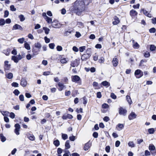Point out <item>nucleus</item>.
Returning a JSON list of instances; mask_svg holds the SVG:
<instances>
[{
    "label": "nucleus",
    "instance_id": "obj_14",
    "mask_svg": "<svg viewBox=\"0 0 156 156\" xmlns=\"http://www.w3.org/2000/svg\"><path fill=\"white\" fill-rule=\"evenodd\" d=\"M90 56V55L89 53L83 55L81 56V59L82 60H85L89 58Z\"/></svg>",
    "mask_w": 156,
    "mask_h": 156
},
{
    "label": "nucleus",
    "instance_id": "obj_31",
    "mask_svg": "<svg viewBox=\"0 0 156 156\" xmlns=\"http://www.w3.org/2000/svg\"><path fill=\"white\" fill-rule=\"evenodd\" d=\"M25 48L27 50H29L30 49V47L29 44L26 41L25 42L24 44Z\"/></svg>",
    "mask_w": 156,
    "mask_h": 156
},
{
    "label": "nucleus",
    "instance_id": "obj_38",
    "mask_svg": "<svg viewBox=\"0 0 156 156\" xmlns=\"http://www.w3.org/2000/svg\"><path fill=\"white\" fill-rule=\"evenodd\" d=\"M43 29L45 33L46 34H48L50 31V29L46 27H43Z\"/></svg>",
    "mask_w": 156,
    "mask_h": 156
},
{
    "label": "nucleus",
    "instance_id": "obj_21",
    "mask_svg": "<svg viewBox=\"0 0 156 156\" xmlns=\"http://www.w3.org/2000/svg\"><path fill=\"white\" fill-rule=\"evenodd\" d=\"M68 60L67 58H62L60 60V62L62 64H66L67 63Z\"/></svg>",
    "mask_w": 156,
    "mask_h": 156
},
{
    "label": "nucleus",
    "instance_id": "obj_9",
    "mask_svg": "<svg viewBox=\"0 0 156 156\" xmlns=\"http://www.w3.org/2000/svg\"><path fill=\"white\" fill-rule=\"evenodd\" d=\"M9 61H5L4 62V68L5 70H8L10 69L11 65L9 64Z\"/></svg>",
    "mask_w": 156,
    "mask_h": 156
},
{
    "label": "nucleus",
    "instance_id": "obj_42",
    "mask_svg": "<svg viewBox=\"0 0 156 156\" xmlns=\"http://www.w3.org/2000/svg\"><path fill=\"white\" fill-rule=\"evenodd\" d=\"M25 40V39L23 37H22V38H19L18 39V41L20 44H23Z\"/></svg>",
    "mask_w": 156,
    "mask_h": 156
},
{
    "label": "nucleus",
    "instance_id": "obj_49",
    "mask_svg": "<svg viewBox=\"0 0 156 156\" xmlns=\"http://www.w3.org/2000/svg\"><path fill=\"white\" fill-rule=\"evenodd\" d=\"M156 29L154 28H152L149 29V31L150 33H154L156 31Z\"/></svg>",
    "mask_w": 156,
    "mask_h": 156
},
{
    "label": "nucleus",
    "instance_id": "obj_50",
    "mask_svg": "<svg viewBox=\"0 0 156 156\" xmlns=\"http://www.w3.org/2000/svg\"><path fill=\"white\" fill-rule=\"evenodd\" d=\"M82 99L83 101V104L85 105L87 103V99L85 97H83Z\"/></svg>",
    "mask_w": 156,
    "mask_h": 156
},
{
    "label": "nucleus",
    "instance_id": "obj_10",
    "mask_svg": "<svg viewBox=\"0 0 156 156\" xmlns=\"http://www.w3.org/2000/svg\"><path fill=\"white\" fill-rule=\"evenodd\" d=\"M120 22L119 19L115 16L113 18V21L112 22V23L114 25H116L118 24Z\"/></svg>",
    "mask_w": 156,
    "mask_h": 156
},
{
    "label": "nucleus",
    "instance_id": "obj_5",
    "mask_svg": "<svg viewBox=\"0 0 156 156\" xmlns=\"http://www.w3.org/2000/svg\"><path fill=\"white\" fill-rule=\"evenodd\" d=\"M119 112L120 115L125 116L126 114L127 110L122 107H120L119 108Z\"/></svg>",
    "mask_w": 156,
    "mask_h": 156
},
{
    "label": "nucleus",
    "instance_id": "obj_59",
    "mask_svg": "<svg viewBox=\"0 0 156 156\" xmlns=\"http://www.w3.org/2000/svg\"><path fill=\"white\" fill-rule=\"evenodd\" d=\"M11 85L12 87H17L19 86L18 83L16 82H13L12 83Z\"/></svg>",
    "mask_w": 156,
    "mask_h": 156
},
{
    "label": "nucleus",
    "instance_id": "obj_35",
    "mask_svg": "<svg viewBox=\"0 0 156 156\" xmlns=\"http://www.w3.org/2000/svg\"><path fill=\"white\" fill-rule=\"evenodd\" d=\"M0 137L1 139V140L2 142H4L6 140V138L2 134H0Z\"/></svg>",
    "mask_w": 156,
    "mask_h": 156
},
{
    "label": "nucleus",
    "instance_id": "obj_17",
    "mask_svg": "<svg viewBox=\"0 0 156 156\" xmlns=\"http://www.w3.org/2000/svg\"><path fill=\"white\" fill-rule=\"evenodd\" d=\"M124 127V125L122 124H118L116 126V128L118 130H122Z\"/></svg>",
    "mask_w": 156,
    "mask_h": 156
},
{
    "label": "nucleus",
    "instance_id": "obj_22",
    "mask_svg": "<svg viewBox=\"0 0 156 156\" xmlns=\"http://www.w3.org/2000/svg\"><path fill=\"white\" fill-rule=\"evenodd\" d=\"M27 136V138L33 141L35 139V137L33 134H28Z\"/></svg>",
    "mask_w": 156,
    "mask_h": 156
},
{
    "label": "nucleus",
    "instance_id": "obj_24",
    "mask_svg": "<svg viewBox=\"0 0 156 156\" xmlns=\"http://www.w3.org/2000/svg\"><path fill=\"white\" fill-rule=\"evenodd\" d=\"M6 77L9 79H12L13 77V75L12 73H9L8 74H5Z\"/></svg>",
    "mask_w": 156,
    "mask_h": 156
},
{
    "label": "nucleus",
    "instance_id": "obj_47",
    "mask_svg": "<svg viewBox=\"0 0 156 156\" xmlns=\"http://www.w3.org/2000/svg\"><path fill=\"white\" fill-rule=\"evenodd\" d=\"M49 48L51 49H54L55 46V44L54 43H50L49 44Z\"/></svg>",
    "mask_w": 156,
    "mask_h": 156
},
{
    "label": "nucleus",
    "instance_id": "obj_64",
    "mask_svg": "<svg viewBox=\"0 0 156 156\" xmlns=\"http://www.w3.org/2000/svg\"><path fill=\"white\" fill-rule=\"evenodd\" d=\"M15 114L13 112H11L9 115L10 117L12 119H14L15 117Z\"/></svg>",
    "mask_w": 156,
    "mask_h": 156
},
{
    "label": "nucleus",
    "instance_id": "obj_30",
    "mask_svg": "<svg viewBox=\"0 0 156 156\" xmlns=\"http://www.w3.org/2000/svg\"><path fill=\"white\" fill-rule=\"evenodd\" d=\"M93 85L95 89H97L99 88V86H98V83L97 82H94L93 83Z\"/></svg>",
    "mask_w": 156,
    "mask_h": 156
},
{
    "label": "nucleus",
    "instance_id": "obj_60",
    "mask_svg": "<svg viewBox=\"0 0 156 156\" xmlns=\"http://www.w3.org/2000/svg\"><path fill=\"white\" fill-rule=\"evenodd\" d=\"M11 53L14 55H16L17 54V51L16 49H14L12 51Z\"/></svg>",
    "mask_w": 156,
    "mask_h": 156
},
{
    "label": "nucleus",
    "instance_id": "obj_19",
    "mask_svg": "<svg viewBox=\"0 0 156 156\" xmlns=\"http://www.w3.org/2000/svg\"><path fill=\"white\" fill-rule=\"evenodd\" d=\"M112 63L114 66H116L118 64V61L117 58H113L112 60Z\"/></svg>",
    "mask_w": 156,
    "mask_h": 156
},
{
    "label": "nucleus",
    "instance_id": "obj_4",
    "mask_svg": "<svg viewBox=\"0 0 156 156\" xmlns=\"http://www.w3.org/2000/svg\"><path fill=\"white\" fill-rule=\"evenodd\" d=\"M72 81L73 82H74L79 83L80 82H81V79L80 77L77 75L73 76L71 77Z\"/></svg>",
    "mask_w": 156,
    "mask_h": 156
},
{
    "label": "nucleus",
    "instance_id": "obj_32",
    "mask_svg": "<svg viewBox=\"0 0 156 156\" xmlns=\"http://www.w3.org/2000/svg\"><path fill=\"white\" fill-rule=\"evenodd\" d=\"M45 20L48 23L50 24L52 22V19L48 16Z\"/></svg>",
    "mask_w": 156,
    "mask_h": 156
},
{
    "label": "nucleus",
    "instance_id": "obj_62",
    "mask_svg": "<svg viewBox=\"0 0 156 156\" xmlns=\"http://www.w3.org/2000/svg\"><path fill=\"white\" fill-rule=\"evenodd\" d=\"M69 139L71 141H74L75 140V137L73 136H70L69 137Z\"/></svg>",
    "mask_w": 156,
    "mask_h": 156
},
{
    "label": "nucleus",
    "instance_id": "obj_16",
    "mask_svg": "<svg viewBox=\"0 0 156 156\" xmlns=\"http://www.w3.org/2000/svg\"><path fill=\"white\" fill-rule=\"evenodd\" d=\"M91 146V144L90 142H88L85 144L84 147V149L85 151H87L90 148Z\"/></svg>",
    "mask_w": 156,
    "mask_h": 156
},
{
    "label": "nucleus",
    "instance_id": "obj_11",
    "mask_svg": "<svg viewBox=\"0 0 156 156\" xmlns=\"http://www.w3.org/2000/svg\"><path fill=\"white\" fill-rule=\"evenodd\" d=\"M136 116V115L134 112H132L128 116V118L129 120H132L135 119Z\"/></svg>",
    "mask_w": 156,
    "mask_h": 156
},
{
    "label": "nucleus",
    "instance_id": "obj_28",
    "mask_svg": "<svg viewBox=\"0 0 156 156\" xmlns=\"http://www.w3.org/2000/svg\"><path fill=\"white\" fill-rule=\"evenodd\" d=\"M126 99L129 105H131L132 103V101L131 100L130 97L129 96L127 95L126 97Z\"/></svg>",
    "mask_w": 156,
    "mask_h": 156
},
{
    "label": "nucleus",
    "instance_id": "obj_29",
    "mask_svg": "<svg viewBox=\"0 0 156 156\" xmlns=\"http://www.w3.org/2000/svg\"><path fill=\"white\" fill-rule=\"evenodd\" d=\"M149 149L150 151H153L155 149V147L153 144H150L149 146Z\"/></svg>",
    "mask_w": 156,
    "mask_h": 156
},
{
    "label": "nucleus",
    "instance_id": "obj_53",
    "mask_svg": "<svg viewBox=\"0 0 156 156\" xmlns=\"http://www.w3.org/2000/svg\"><path fill=\"white\" fill-rule=\"evenodd\" d=\"M110 147L109 146H107L105 148V150L106 152L107 153H109L110 151Z\"/></svg>",
    "mask_w": 156,
    "mask_h": 156
},
{
    "label": "nucleus",
    "instance_id": "obj_37",
    "mask_svg": "<svg viewBox=\"0 0 156 156\" xmlns=\"http://www.w3.org/2000/svg\"><path fill=\"white\" fill-rule=\"evenodd\" d=\"M53 144L56 147H58L60 144L59 141L58 140H55L53 142Z\"/></svg>",
    "mask_w": 156,
    "mask_h": 156
},
{
    "label": "nucleus",
    "instance_id": "obj_51",
    "mask_svg": "<svg viewBox=\"0 0 156 156\" xmlns=\"http://www.w3.org/2000/svg\"><path fill=\"white\" fill-rule=\"evenodd\" d=\"M3 51H4L3 53L6 55L7 56H8L9 55L10 52H9V51L8 49L4 50Z\"/></svg>",
    "mask_w": 156,
    "mask_h": 156
},
{
    "label": "nucleus",
    "instance_id": "obj_36",
    "mask_svg": "<svg viewBox=\"0 0 156 156\" xmlns=\"http://www.w3.org/2000/svg\"><path fill=\"white\" fill-rule=\"evenodd\" d=\"M1 112L4 117L8 115L9 114V112L6 111H1Z\"/></svg>",
    "mask_w": 156,
    "mask_h": 156
},
{
    "label": "nucleus",
    "instance_id": "obj_2",
    "mask_svg": "<svg viewBox=\"0 0 156 156\" xmlns=\"http://www.w3.org/2000/svg\"><path fill=\"white\" fill-rule=\"evenodd\" d=\"M134 75L137 78H139L143 76V73L140 70L137 69L135 71Z\"/></svg>",
    "mask_w": 156,
    "mask_h": 156
},
{
    "label": "nucleus",
    "instance_id": "obj_61",
    "mask_svg": "<svg viewBox=\"0 0 156 156\" xmlns=\"http://www.w3.org/2000/svg\"><path fill=\"white\" fill-rule=\"evenodd\" d=\"M44 39L45 42L47 43H49L50 42V39L49 38H48L47 37H45L44 38Z\"/></svg>",
    "mask_w": 156,
    "mask_h": 156
},
{
    "label": "nucleus",
    "instance_id": "obj_46",
    "mask_svg": "<svg viewBox=\"0 0 156 156\" xmlns=\"http://www.w3.org/2000/svg\"><path fill=\"white\" fill-rule=\"evenodd\" d=\"M57 152L58 155H61V154L62 153V150L60 148H58V149Z\"/></svg>",
    "mask_w": 156,
    "mask_h": 156
},
{
    "label": "nucleus",
    "instance_id": "obj_39",
    "mask_svg": "<svg viewBox=\"0 0 156 156\" xmlns=\"http://www.w3.org/2000/svg\"><path fill=\"white\" fill-rule=\"evenodd\" d=\"M34 45L36 48L39 49L41 47V44L39 42H37V43H35Z\"/></svg>",
    "mask_w": 156,
    "mask_h": 156
},
{
    "label": "nucleus",
    "instance_id": "obj_55",
    "mask_svg": "<svg viewBox=\"0 0 156 156\" xmlns=\"http://www.w3.org/2000/svg\"><path fill=\"white\" fill-rule=\"evenodd\" d=\"M10 10L12 11H15L16 10V9L15 8L13 5H11L10 7Z\"/></svg>",
    "mask_w": 156,
    "mask_h": 156
},
{
    "label": "nucleus",
    "instance_id": "obj_26",
    "mask_svg": "<svg viewBox=\"0 0 156 156\" xmlns=\"http://www.w3.org/2000/svg\"><path fill=\"white\" fill-rule=\"evenodd\" d=\"M128 145L129 147L131 148L134 147H135V144L133 141H129L128 143Z\"/></svg>",
    "mask_w": 156,
    "mask_h": 156
},
{
    "label": "nucleus",
    "instance_id": "obj_44",
    "mask_svg": "<svg viewBox=\"0 0 156 156\" xmlns=\"http://www.w3.org/2000/svg\"><path fill=\"white\" fill-rule=\"evenodd\" d=\"M105 61V58L103 57H101L98 60V62L100 63H104Z\"/></svg>",
    "mask_w": 156,
    "mask_h": 156
},
{
    "label": "nucleus",
    "instance_id": "obj_3",
    "mask_svg": "<svg viewBox=\"0 0 156 156\" xmlns=\"http://www.w3.org/2000/svg\"><path fill=\"white\" fill-rule=\"evenodd\" d=\"M52 26L54 28H59L61 27V25L58 23V20H54L52 23Z\"/></svg>",
    "mask_w": 156,
    "mask_h": 156
},
{
    "label": "nucleus",
    "instance_id": "obj_12",
    "mask_svg": "<svg viewBox=\"0 0 156 156\" xmlns=\"http://www.w3.org/2000/svg\"><path fill=\"white\" fill-rule=\"evenodd\" d=\"M130 16L132 17L137 16L138 13L135 10L132 9L130 10L129 13Z\"/></svg>",
    "mask_w": 156,
    "mask_h": 156
},
{
    "label": "nucleus",
    "instance_id": "obj_43",
    "mask_svg": "<svg viewBox=\"0 0 156 156\" xmlns=\"http://www.w3.org/2000/svg\"><path fill=\"white\" fill-rule=\"evenodd\" d=\"M62 137L63 139L66 140L68 138V136L66 134L62 133Z\"/></svg>",
    "mask_w": 156,
    "mask_h": 156
},
{
    "label": "nucleus",
    "instance_id": "obj_54",
    "mask_svg": "<svg viewBox=\"0 0 156 156\" xmlns=\"http://www.w3.org/2000/svg\"><path fill=\"white\" fill-rule=\"evenodd\" d=\"M13 93L15 95L17 96L20 94V92L18 90L16 89L14 90Z\"/></svg>",
    "mask_w": 156,
    "mask_h": 156
},
{
    "label": "nucleus",
    "instance_id": "obj_8",
    "mask_svg": "<svg viewBox=\"0 0 156 156\" xmlns=\"http://www.w3.org/2000/svg\"><path fill=\"white\" fill-rule=\"evenodd\" d=\"M140 12H143L144 14L146 16L149 18H151L152 17L151 14L149 12L146 10L144 9H141L140 10Z\"/></svg>",
    "mask_w": 156,
    "mask_h": 156
},
{
    "label": "nucleus",
    "instance_id": "obj_7",
    "mask_svg": "<svg viewBox=\"0 0 156 156\" xmlns=\"http://www.w3.org/2000/svg\"><path fill=\"white\" fill-rule=\"evenodd\" d=\"M80 64V60L76 59L75 60L71 62L70 65L73 67L77 66Z\"/></svg>",
    "mask_w": 156,
    "mask_h": 156
},
{
    "label": "nucleus",
    "instance_id": "obj_48",
    "mask_svg": "<svg viewBox=\"0 0 156 156\" xmlns=\"http://www.w3.org/2000/svg\"><path fill=\"white\" fill-rule=\"evenodd\" d=\"M144 56L145 58H148L150 56V53L149 52L147 51L144 55Z\"/></svg>",
    "mask_w": 156,
    "mask_h": 156
},
{
    "label": "nucleus",
    "instance_id": "obj_23",
    "mask_svg": "<svg viewBox=\"0 0 156 156\" xmlns=\"http://www.w3.org/2000/svg\"><path fill=\"white\" fill-rule=\"evenodd\" d=\"M65 147L66 149H69L70 148V146L69 144V141L67 140L66 141L65 144Z\"/></svg>",
    "mask_w": 156,
    "mask_h": 156
},
{
    "label": "nucleus",
    "instance_id": "obj_27",
    "mask_svg": "<svg viewBox=\"0 0 156 156\" xmlns=\"http://www.w3.org/2000/svg\"><path fill=\"white\" fill-rule=\"evenodd\" d=\"M11 60L13 61L15 63H18L19 61L17 57L15 56H12Z\"/></svg>",
    "mask_w": 156,
    "mask_h": 156
},
{
    "label": "nucleus",
    "instance_id": "obj_56",
    "mask_svg": "<svg viewBox=\"0 0 156 156\" xmlns=\"http://www.w3.org/2000/svg\"><path fill=\"white\" fill-rule=\"evenodd\" d=\"M133 47L134 48H138L139 47V45L137 43H136L133 44Z\"/></svg>",
    "mask_w": 156,
    "mask_h": 156
},
{
    "label": "nucleus",
    "instance_id": "obj_63",
    "mask_svg": "<svg viewBox=\"0 0 156 156\" xmlns=\"http://www.w3.org/2000/svg\"><path fill=\"white\" fill-rule=\"evenodd\" d=\"M111 97L113 99H115L116 98V96L113 93L111 94Z\"/></svg>",
    "mask_w": 156,
    "mask_h": 156
},
{
    "label": "nucleus",
    "instance_id": "obj_58",
    "mask_svg": "<svg viewBox=\"0 0 156 156\" xmlns=\"http://www.w3.org/2000/svg\"><path fill=\"white\" fill-rule=\"evenodd\" d=\"M9 15V12L7 10H5L4 12V17L5 18L7 17Z\"/></svg>",
    "mask_w": 156,
    "mask_h": 156
},
{
    "label": "nucleus",
    "instance_id": "obj_13",
    "mask_svg": "<svg viewBox=\"0 0 156 156\" xmlns=\"http://www.w3.org/2000/svg\"><path fill=\"white\" fill-rule=\"evenodd\" d=\"M12 30H23V28L20 25L18 24H16L13 27Z\"/></svg>",
    "mask_w": 156,
    "mask_h": 156
},
{
    "label": "nucleus",
    "instance_id": "obj_57",
    "mask_svg": "<svg viewBox=\"0 0 156 156\" xmlns=\"http://www.w3.org/2000/svg\"><path fill=\"white\" fill-rule=\"evenodd\" d=\"M56 49L58 51H61L62 50V48L61 46L58 45L56 47Z\"/></svg>",
    "mask_w": 156,
    "mask_h": 156
},
{
    "label": "nucleus",
    "instance_id": "obj_20",
    "mask_svg": "<svg viewBox=\"0 0 156 156\" xmlns=\"http://www.w3.org/2000/svg\"><path fill=\"white\" fill-rule=\"evenodd\" d=\"M58 86L59 87L58 88V89L60 91L62 90L65 87L62 83L60 82L58 83Z\"/></svg>",
    "mask_w": 156,
    "mask_h": 156
},
{
    "label": "nucleus",
    "instance_id": "obj_33",
    "mask_svg": "<svg viewBox=\"0 0 156 156\" xmlns=\"http://www.w3.org/2000/svg\"><path fill=\"white\" fill-rule=\"evenodd\" d=\"M18 17L20 19V21L21 22H23L25 20V17H24V16L22 14L19 15Z\"/></svg>",
    "mask_w": 156,
    "mask_h": 156
},
{
    "label": "nucleus",
    "instance_id": "obj_6",
    "mask_svg": "<svg viewBox=\"0 0 156 156\" xmlns=\"http://www.w3.org/2000/svg\"><path fill=\"white\" fill-rule=\"evenodd\" d=\"M15 129L14 130V132L17 135H19L20 134L19 131H20V125L17 123L15 125Z\"/></svg>",
    "mask_w": 156,
    "mask_h": 156
},
{
    "label": "nucleus",
    "instance_id": "obj_40",
    "mask_svg": "<svg viewBox=\"0 0 156 156\" xmlns=\"http://www.w3.org/2000/svg\"><path fill=\"white\" fill-rule=\"evenodd\" d=\"M5 24V20L3 19L0 20V26H3Z\"/></svg>",
    "mask_w": 156,
    "mask_h": 156
},
{
    "label": "nucleus",
    "instance_id": "obj_41",
    "mask_svg": "<svg viewBox=\"0 0 156 156\" xmlns=\"http://www.w3.org/2000/svg\"><path fill=\"white\" fill-rule=\"evenodd\" d=\"M156 46L153 44L151 45L150 47V50L151 51H155L156 49Z\"/></svg>",
    "mask_w": 156,
    "mask_h": 156
},
{
    "label": "nucleus",
    "instance_id": "obj_34",
    "mask_svg": "<svg viewBox=\"0 0 156 156\" xmlns=\"http://www.w3.org/2000/svg\"><path fill=\"white\" fill-rule=\"evenodd\" d=\"M148 133L150 134H152L154 133L155 131L154 129L153 128H150L148 130Z\"/></svg>",
    "mask_w": 156,
    "mask_h": 156
},
{
    "label": "nucleus",
    "instance_id": "obj_15",
    "mask_svg": "<svg viewBox=\"0 0 156 156\" xmlns=\"http://www.w3.org/2000/svg\"><path fill=\"white\" fill-rule=\"evenodd\" d=\"M73 118V116L69 114H68L66 115H64L62 117V118L63 119H72Z\"/></svg>",
    "mask_w": 156,
    "mask_h": 156
},
{
    "label": "nucleus",
    "instance_id": "obj_52",
    "mask_svg": "<svg viewBox=\"0 0 156 156\" xmlns=\"http://www.w3.org/2000/svg\"><path fill=\"white\" fill-rule=\"evenodd\" d=\"M109 107L108 105L107 104L104 103L102 105V107L104 108H107Z\"/></svg>",
    "mask_w": 156,
    "mask_h": 156
},
{
    "label": "nucleus",
    "instance_id": "obj_25",
    "mask_svg": "<svg viewBox=\"0 0 156 156\" xmlns=\"http://www.w3.org/2000/svg\"><path fill=\"white\" fill-rule=\"evenodd\" d=\"M102 85L104 86H107L108 87L110 86V83L106 81H105L101 83Z\"/></svg>",
    "mask_w": 156,
    "mask_h": 156
},
{
    "label": "nucleus",
    "instance_id": "obj_1",
    "mask_svg": "<svg viewBox=\"0 0 156 156\" xmlns=\"http://www.w3.org/2000/svg\"><path fill=\"white\" fill-rule=\"evenodd\" d=\"M73 5L71 10L77 15L80 16L85 10L83 0H76Z\"/></svg>",
    "mask_w": 156,
    "mask_h": 156
},
{
    "label": "nucleus",
    "instance_id": "obj_18",
    "mask_svg": "<svg viewBox=\"0 0 156 156\" xmlns=\"http://www.w3.org/2000/svg\"><path fill=\"white\" fill-rule=\"evenodd\" d=\"M20 84L23 87H25L27 85V81L24 79H22L20 83Z\"/></svg>",
    "mask_w": 156,
    "mask_h": 156
},
{
    "label": "nucleus",
    "instance_id": "obj_45",
    "mask_svg": "<svg viewBox=\"0 0 156 156\" xmlns=\"http://www.w3.org/2000/svg\"><path fill=\"white\" fill-rule=\"evenodd\" d=\"M85 49L86 47L85 46L81 47L79 48V51L80 52H83Z\"/></svg>",
    "mask_w": 156,
    "mask_h": 156
}]
</instances>
